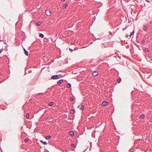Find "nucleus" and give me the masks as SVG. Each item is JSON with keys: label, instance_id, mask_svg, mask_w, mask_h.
<instances>
[{"label": "nucleus", "instance_id": "1", "mask_svg": "<svg viewBox=\"0 0 152 152\" xmlns=\"http://www.w3.org/2000/svg\"><path fill=\"white\" fill-rule=\"evenodd\" d=\"M45 13L46 15L48 16L50 15L51 14L50 11L49 10H46Z\"/></svg>", "mask_w": 152, "mask_h": 152}, {"label": "nucleus", "instance_id": "2", "mask_svg": "<svg viewBox=\"0 0 152 152\" xmlns=\"http://www.w3.org/2000/svg\"><path fill=\"white\" fill-rule=\"evenodd\" d=\"M51 78L53 80L57 79H58L57 75H53L51 77Z\"/></svg>", "mask_w": 152, "mask_h": 152}, {"label": "nucleus", "instance_id": "3", "mask_svg": "<svg viewBox=\"0 0 152 152\" xmlns=\"http://www.w3.org/2000/svg\"><path fill=\"white\" fill-rule=\"evenodd\" d=\"M99 73L96 71H94L92 73V75L93 76H96L98 75Z\"/></svg>", "mask_w": 152, "mask_h": 152}, {"label": "nucleus", "instance_id": "4", "mask_svg": "<svg viewBox=\"0 0 152 152\" xmlns=\"http://www.w3.org/2000/svg\"><path fill=\"white\" fill-rule=\"evenodd\" d=\"M108 102H106L103 101L102 102V104L103 106H106L108 105Z\"/></svg>", "mask_w": 152, "mask_h": 152}, {"label": "nucleus", "instance_id": "5", "mask_svg": "<svg viewBox=\"0 0 152 152\" xmlns=\"http://www.w3.org/2000/svg\"><path fill=\"white\" fill-rule=\"evenodd\" d=\"M63 80L62 79H61L58 81L57 82V85L58 86L60 85V84L63 82Z\"/></svg>", "mask_w": 152, "mask_h": 152}, {"label": "nucleus", "instance_id": "6", "mask_svg": "<svg viewBox=\"0 0 152 152\" xmlns=\"http://www.w3.org/2000/svg\"><path fill=\"white\" fill-rule=\"evenodd\" d=\"M69 134L72 136H73L74 135V133L72 131H70L69 132Z\"/></svg>", "mask_w": 152, "mask_h": 152}, {"label": "nucleus", "instance_id": "7", "mask_svg": "<svg viewBox=\"0 0 152 152\" xmlns=\"http://www.w3.org/2000/svg\"><path fill=\"white\" fill-rule=\"evenodd\" d=\"M24 51L25 54L26 55L28 56V52L25 48L24 49Z\"/></svg>", "mask_w": 152, "mask_h": 152}, {"label": "nucleus", "instance_id": "8", "mask_svg": "<svg viewBox=\"0 0 152 152\" xmlns=\"http://www.w3.org/2000/svg\"><path fill=\"white\" fill-rule=\"evenodd\" d=\"M68 6V4L67 3L65 4L62 7L63 9H64L66 7H67Z\"/></svg>", "mask_w": 152, "mask_h": 152}, {"label": "nucleus", "instance_id": "9", "mask_svg": "<svg viewBox=\"0 0 152 152\" xmlns=\"http://www.w3.org/2000/svg\"><path fill=\"white\" fill-rule=\"evenodd\" d=\"M40 142L41 143L43 144L44 145H46L47 144V142L46 141H43L42 140H41Z\"/></svg>", "mask_w": 152, "mask_h": 152}, {"label": "nucleus", "instance_id": "10", "mask_svg": "<svg viewBox=\"0 0 152 152\" xmlns=\"http://www.w3.org/2000/svg\"><path fill=\"white\" fill-rule=\"evenodd\" d=\"M71 84L70 83H68L67 84V87L68 88H71Z\"/></svg>", "mask_w": 152, "mask_h": 152}, {"label": "nucleus", "instance_id": "11", "mask_svg": "<svg viewBox=\"0 0 152 152\" xmlns=\"http://www.w3.org/2000/svg\"><path fill=\"white\" fill-rule=\"evenodd\" d=\"M145 117V115L143 114H142L140 116V119L143 118Z\"/></svg>", "mask_w": 152, "mask_h": 152}, {"label": "nucleus", "instance_id": "12", "mask_svg": "<svg viewBox=\"0 0 152 152\" xmlns=\"http://www.w3.org/2000/svg\"><path fill=\"white\" fill-rule=\"evenodd\" d=\"M51 137L50 135H47L46 137V139L47 140H49L51 138Z\"/></svg>", "mask_w": 152, "mask_h": 152}, {"label": "nucleus", "instance_id": "13", "mask_svg": "<svg viewBox=\"0 0 152 152\" xmlns=\"http://www.w3.org/2000/svg\"><path fill=\"white\" fill-rule=\"evenodd\" d=\"M121 78H118L117 79V81L118 83H120L121 81Z\"/></svg>", "mask_w": 152, "mask_h": 152}, {"label": "nucleus", "instance_id": "14", "mask_svg": "<svg viewBox=\"0 0 152 152\" xmlns=\"http://www.w3.org/2000/svg\"><path fill=\"white\" fill-rule=\"evenodd\" d=\"M57 75L58 76V79H59L63 77V75L61 74Z\"/></svg>", "mask_w": 152, "mask_h": 152}, {"label": "nucleus", "instance_id": "15", "mask_svg": "<svg viewBox=\"0 0 152 152\" xmlns=\"http://www.w3.org/2000/svg\"><path fill=\"white\" fill-rule=\"evenodd\" d=\"M39 37L43 38L44 37V35L40 33L39 35Z\"/></svg>", "mask_w": 152, "mask_h": 152}, {"label": "nucleus", "instance_id": "16", "mask_svg": "<svg viewBox=\"0 0 152 152\" xmlns=\"http://www.w3.org/2000/svg\"><path fill=\"white\" fill-rule=\"evenodd\" d=\"M75 111L73 109H71L70 111V113L71 114H73L74 113Z\"/></svg>", "mask_w": 152, "mask_h": 152}, {"label": "nucleus", "instance_id": "17", "mask_svg": "<svg viewBox=\"0 0 152 152\" xmlns=\"http://www.w3.org/2000/svg\"><path fill=\"white\" fill-rule=\"evenodd\" d=\"M143 29L145 30H146L148 29V27L144 25L143 27Z\"/></svg>", "mask_w": 152, "mask_h": 152}, {"label": "nucleus", "instance_id": "18", "mask_svg": "<svg viewBox=\"0 0 152 152\" xmlns=\"http://www.w3.org/2000/svg\"><path fill=\"white\" fill-rule=\"evenodd\" d=\"M53 104V102H50L49 104H48V105L49 106H52Z\"/></svg>", "mask_w": 152, "mask_h": 152}, {"label": "nucleus", "instance_id": "19", "mask_svg": "<svg viewBox=\"0 0 152 152\" xmlns=\"http://www.w3.org/2000/svg\"><path fill=\"white\" fill-rule=\"evenodd\" d=\"M134 31H133L132 32H131L130 34V36L131 37L132 36L133 34H134Z\"/></svg>", "mask_w": 152, "mask_h": 152}, {"label": "nucleus", "instance_id": "20", "mask_svg": "<svg viewBox=\"0 0 152 152\" xmlns=\"http://www.w3.org/2000/svg\"><path fill=\"white\" fill-rule=\"evenodd\" d=\"M29 114L28 113H27V114L26 115V118H27L28 119L29 118Z\"/></svg>", "mask_w": 152, "mask_h": 152}, {"label": "nucleus", "instance_id": "21", "mask_svg": "<svg viewBox=\"0 0 152 152\" xmlns=\"http://www.w3.org/2000/svg\"><path fill=\"white\" fill-rule=\"evenodd\" d=\"M41 23H40L39 22H37L36 23V25L38 26H39L41 25Z\"/></svg>", "mask_w": 152, "mask_h": 152}, {"label": "nucleus", "instance_id": "22", "mask_svg": "<svg viewBox=\"0 0 152 152\" xmlns=\"http://www.w3.org/2000/svg\"><path fill=\"white\" fill-rule=\"evenodd\" d=\"M80 110H83L84 109V106L83 105H82L81 106V107H80Z\"/></svg>", "mask_w": 152, "mask_h": 152}, {"label": "nucleus", "instance_id": "23", "mask_svg": "<svg viewBox=\"0 0 152 152\" xmlns=\"http://www.w3.org/2000/svg\"><path fill=\"white\" fill-rule=\"evenodd\" d=\"M145 50L146 52H148L149 51V49L147 48H145Z\"/></svg>", "mask_w": 152, "mask_h": 152}, {"label": "nucleus", "instance_id": "24", "mask_svg": "<svg viewBox=\"0 0 152 152\" xmlns=\"http://www.w3.org/2000/svg\"><path fill=\"white\" fill-rule=\"evenodd\" d=\"M71 145L72 147H75V144L74 143H71Z\"/></svg>", "mask_w": 152, "mask_h": 152}, {"label": "nucleus", "instance_id": "25", "mask_svg": "<svg viewBox=\"0 0 152 152\" xmlns=\"http://www.w3.org/2000/svg\"><path fill=\"white\" fill-rule=\"evenodd\" d=\"M24 142H28V139H27V138H26V139H25L24 140Z\"/></svg>", "mask_w": 152, "mask_h": 152}, {"label": "nucleus", "instance_id": "26", "mask_svg": "<svg viewBox=\"0 0 152 152\" xmlns=\"http://www.w3.org/2000/svg\"><path fill=\"white\" fill-rule=\"evenodd\" d=\"M74 100L72 98V97H70V100L71 101H72Z\"/></svg>", "mask_w": 152, "mask_h": 152}, {"label": "nucleus", "instance_id": "27", "mask_svg": "<svg viewBox=\"0 0 152 152\" xmlns=\"http://www.w3.org/2000/svg\"><path fill=\"white\" fill-rule=\"evenodd\" d=\"M142 42L143 43H144L145 42V40L143 39L142 41Z\"/></svg>", "mask_w": 152, "mask_h": 152}, {"label": "nucleus", "instance_id": "28", "mask_svg": "<svg viewBox=\"0 0 152 152\" xmlns=\"http://www.w3.org/2000/svg\"><path fill=\"white\" fill-rule=\"evenodd\" d=\"M3 48L0 49V53L3 51Z\"/></svg>", "mask_w": 152, "mask_h": 152}, {"label": "nucleus", "instance_id": "29", "mask_svg": "<svg viewBox=\"0 0 152 152\" xmlns=\"http://www.w3.org/2000/svg\"><path fill=\"white\" fill-rule=\"evenodd\" d=\"M69 50L70 51H73V50L70 48H69Z\"/></svg>", "mask_w": 152, "mask_h": 152}, {"label": "nucleus", "instance_id": "30", "mask_svg": "<svg viewBox=\"0 0 152 152\" xmlns=\"http://www.w3.org/2000/svg\"><path fill=\"white\" fill-rule=\"evenodd\" d=\"M109 34H110V35H112V32H111V31H109Z\"/></svg>", "mask_w": 152, "mask_h": 152}, {"label": "nucleus", "instance_id": "31", "mask_svg": "<svg viewBox=\"0 0 152 152\" xmlns=\"http://www.w3.org/2000/svg\"><path fill=\"white\" fill-rule=\"evenodd\" d=\"M65 150H66V151H68V150L67 148H66L65 149Z\"/></svg>", "mask_w": 152, "mask_h": 152}, {"label": "nucleus", "instance_id": "32", "mask_svg": "<svg viewBox=\"0 0 152 152\" xmlns=\"http://www.w3.org/2000/svg\"><path fill=\"white\" fill-rule=\"evenodd\" d=\"M50 39H51L52 42H53V40L52 39L50 38Z\"/></svg>", "mask_w": 152, "mask_h": 152}, {"label": "nucleus", "instance_id": "33", "mask_svg": "<svg viewBox=\"0 0 152 152\" xmlns=\"http://www.w3.org/2000/svg\"><path fill=\"white\" fill-rule=\"evenodd\" d=\"M62 1H64L65 0H61Z\"/></svg>", "mask_w": 152, "mask_h": 152}, {"label": "nucleus", "instance_id": "34", "mask_svg": "<svg viewBox=\"0 0 152 152\" xmlns=\"http://www.w3.org/2000/svg\"><path fill=\"white\" fill-rule=\"evenodd\" d=\"M61 151H62L63 152H64V151L62 150H61Z\"/></svg>", "mask_w": 152, "mask_h": 152}, {"label": "nucleus", "instance_id": "35", "mask_svg": "<svg viewBox=\"0 0 152 152\" xmlns=\"http://www.w3.org/2000/svg\"><path fill=\"white\" fill-rule=\"evenodd\" d=\"M1 74H2L1 73H0V75H1Z\"/></svg>", "mask_w": 152, "mask_h": 152}, {"label": "nucleus", "instance_id": "36", "mask_svg": "<svg viewBox=\"0 0 152 152\" xmlns=\"http://www.w3.org/2000/svg\"><path fill=\"white\" fill-rule=\"evenodd\" d=\"M137 42H139V41H137Z\"/></svg>", "mask_w": 152, "mask_h": 152}, {"label": "nucleus", "instance_id": "37", "mask_svg": "<svg viewBox=\"0 0 152 152\" xmlns=\"http://www.w3.org/2000/svg\"><path fill=\"white\" fill-rule=\"evenodd\" d=\"M137 42H139V41H137Z\"/></svg>", "mask_w": 152, "mask_h": 152}]
</instances>
